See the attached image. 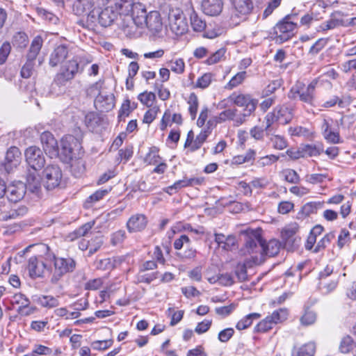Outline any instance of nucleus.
I'll list each match as a JSON object with an SVG mask.
<instances>
[{
    "label": "nucleus",
    "instance_id": "obj_1",
    "mask_svg": "<svg viewBox=\"0 0 356 356\" xmlns=\"http://www.w3.org/2000/svg\"><path fill=\"white\" fill-rule=\"evenodd\" d=\"M243 234L245 235V245L241 252L244 255L251 256L254 264H261L265 260V256L274 257L278 254L280 243L277 240L272 239L266 243L261 237L260 229H248Z\"/></svg>",
    "mask_w": 356,
    "mask_h": 356
},
{
    "label": "nucleus",
    "instance_id": "obj_2",
    "mask_svg": "<svg viewBox=\"0 0 356 356\" xmlns=\"http://www.w3.org/2000/svg\"><path fill=\"white\" fill-rule=\"evenodd\" d=\"M43 249L47 250L46 260L54 261V268L51 270L50 281L57 284L67 273L72 272L76 268V261L71 257H58L53 252H49V248L43 245Z\"/></svg>",
    "mask_w": 356,
    "mask_h": 356
},
{
    "label": "nucleus",
    "instance_id": "obj_3",
    "mask_svg": "<svg viewBox=\"0 0 356 356\" xmlns=\"http://www.w3.org/2000/svg\"><path fill=\"white\" fill-rule=\"evenodd\" d=\"M229 99L231 102L239 107H244L243 113H240L235 120V125L239 126L250 116L256 109L257 100L254 99L251 95L243 93H232Z\"/></svg>",
    "mask_w": 356,
    "mask_h": 356
},
{
    "label": "nucleus",
    "instance_id": "obj_4",
    "mask_svg": "<svg viewBox=\"0 0 356 356\" xmlns=\"http://www.w3.org/2000/svg\"><path fill=\"white\" fill-rule=\"evenodd\" d=\"M59 155L63 162L69 163L74 159L79 158L82 154L79 140L72 135L63 137L60 141Z\"/></svg>",
    "mask_w": 356,
    "mask_h": 356
},
{
    "label": "nucleus",
    "instance_id": "obj_5",
    "mask_svg": "<svg viewBox=\"0 0 356 356\" xmlns=\"http://www.w3.org/2000/svg\"><path fill=\"white\" fill-rule=\"evenodd\" d=\"M294 108L290 104L277 106L272 112L268 113L266 117V131H268L275 122L286 124L290 122L293 118Z\"/></svg>",
    "mask_w": 356,
    "mask_h": 356
},
{
    "label": "nucleus",
    "instance_id": "obj_6",
    "mask_svg": "<svg viewBox=\"0 0 356 356\" xmlns=\"http://www.w3.org/2000/svg\"><path fill=\"white\" fill-rule=\"evenodd\" d=\"M317 83L318 81L316 79H314L307 86H305L303 82L298 81L291 88L288 96L290 99H296L297 97H299L300 101L312 105Z\"/></svg>",
    "mask_w": 356,
    "mask_h": 356
},
{
    "label": "nucleus",
    "instance_id": "obj_7",
    "mask_svg": "<svg viewBox=\"0 0 356 356\" xmlns=\"http://www.w3.org/2000/svg\"><path fill=\"white\" fill-rule=\"evenodd\" d=\"M83 66H80L78 57H73L65 61L60 68V72L57 74L56 81L58 84L65 85L67 81L73 79L76 74L83 71Z\"/></svg>",
    "mask_w": 356,
    "mask_h": 356
},
{
    "label": "nucleus",
    "instance_id": "obj_8",
    "mask_svg": "<svg viewBox=\"0 0 356 356\" xmlns=\"http://www.w3.org/2000/svg\"><path fill=\"white\" fill-rule=\"evenodd\" d=\"M291 18V16H286L274 27L273 39L276 42L282 44L293 36L297 24Z\"/></svg>",
    "mask_w": 356,
    "mask_h": 356
},
{
    "label": "nucleus",
    "instance_id": "obj_9",
    "mask_svg": "<svg viewBox=\"0 0 356 356\" xmlns=\"http://www.w3.org/2000/svg\"><path fill=\"white\" fill-rule=\"evenodd\" d=\"M168 26L171 31L177 35L185 33L188 30L186 17L179 8H171L168 13Z\"/></svg>",
    "mask_w": 356,
    "mask_h": 356
},
{
    "label": "nucleus",
    "instance_id": "obj_10",
    "mask_svg": "<svg viewBox=\"0 0 356 356\" xmlns=\"http://www.w3.org/2000/svg\"><path fill=\"white\" fill-rule=\"evenodd\" d=\"M44 186L47 190H51L58 186L63 174L60 168L56 165H49L43 171Z\"/></svg>",
    "mask_w": 356,
    "mask_h": 356
},
{
    "label": "nucleus",
    "instance_id": "obj_11",
    "mask_svg": "<svg viewBox=\"0 0 356 356\" xmlns=\"http://www.w3.org/2000/svg\"><path fill=\"white\" fill-rule=\"evenodd\" d=\"M25 157L31 170H40L45 163L42 151L35 146H31L26 149Z\"/></svg>",
    "mask_w": 356,
    "mask_h": 356
},
{
    "label": "nucleus",
    "instance_id": "obj_12",
    "mask_svg": "<svg viewBox=\"0 0 356 356\" xmlns=\"http://www.w3.org/2000/svg\"><path fill=\"white\" fill-rule=\"evenodd\" d=\"M95 6L92 0H75L73 3V11L76 15L88 14L91 22L95 19Z\"/></svg>",
    "mask_w": 356,
    "mask_h": 356
},
{
    "label": "nucleus",
    "instance_id": "obj_13",
    "mask_svg": "<svg viewBox=\"0 0 356 356\" xmlns=\"http://www.w3.org/2000/svg\"><path fill=\"white\" fill-rule=\"evenodd\" d=\"M26 192V184L22 181H17L7 186L6 197L10 202H17L23 199Z\"/></svg>",
    "mask_w": 356,
    "mask_h": 356
},
{
    "label": "nucleus",
    "instance_id": "obj_14",
    "mask_svg": "<svg viewBox=\"0 0 356 356\" xmlns=\"http://www.w3.org/2000/svg\"><path fill=\"white\" fill-rule=\"evenodd\" d=\"M41 142L44 152L50 157H56L59 155L57 141L50 132L44 131L41 134Z\"/></svg>",
    "mask_w": 356,
    "mask_h": 356
},
{
    "label": "nucleus",
    "instance_id": "obj_15",
    "mask_svg": "<svg viewBox=\"0 0 356 356\" xmlns=\"http://www.w3.org/2000/svg\"><path fill=\"white\" fill-rule=\"evenodd\" d=\"M94 104L99 111L107 112L115 106V97L112 93L103 92L96 97Z\"/></svg>",
    "mask_w": 356,
    "mask_h": 356
},
{
    "label": "nucleus",
    "instance_id": "obj_16",
    "mask_svg": "<svg viewBox=\"0 0 356 356\" xmlns=\"http://www.w3.org/2000/svg\"><path fill=\"white\" fill-rule=\"evenodd\" d=\"M46 264L42 259L41 256H33L28 261L27 269L31 277L35 278L42 276Z\"/></svg>",
    "mask_w": 356,
    "mask_h": 356
},
{
    "label": "nucleus",
    "instance_id": "obj_17",
    "mask_svg": "<svg viewBox=\"0 0 356 356\" xmlns=\"http://www.w3.org/2000/svg\"><path fill=\"white\" fill-rule=\"evenodd\" d=\"M21 161V152L16 147H11L8 149L5 156L4 167L8 172L16 168Z\"/></svg>",
    "mask_w": 356,
    "mask_h": 356
},
{
    "label": "nucleus",
    "instance_id": "obj_18",
    "mask_svg": "<svg viewBox=\"0 0 356 356\" xmlns=\"http://www.w3.org/2000/svg\"><path fill=\"white\" fill-rule=\"evenodd\" d=\"M98 15V21L102 26L107 27L111 26L119 15L118 11H115L113 5H110L99 13L95 12V15Z\"/></svg>",
    "mask_w": 356,
    "mask_h": 356
},
{
    "label": "nucleus",
    "instance_id": "obj_19",
    "mask_svg": "<svg viewBox=\"0 0 356 356\" xmlns=\"http://www.w3.org/2000/svg\"><path fill=\"white\" fill-rule=\"evenodd\" d=\"M68 56V50L65 45L56 47L49 56V64L54 67L58 65H63Z\"/></svg>",
    "mask_w": 356,
    "mask_h": 356
},
{
    "label": "nucleus",
    "instance_id": "obj_20",
    "mask_svg": "<svg viewBox=\"0 0 356 356\" xmlns=\"http://www.w3.org/2000/svg\"><path fill=\"white\" fill-rule=\"evenodd\" d=\"M201 7L203 13L209 16H218L223 8L222 0H202Z\"/></svg>",
    "mask_w": 356,
    "mask_h": 356
},
{
    "label": "nucleus",
    "instance_id": "obj_21",
    "mask_svg": "<svg viewBox=\"0 0 356 356\" xmlns=\"http://www.w3.org/2000/svg\"><path fill=\"white\" fill-rule=\"evenodd\" d=\"M145 26L154 34H157L163 30V23L161 15L158 11H151L147 17Z\"/></svg>",
    "mask_w": 356,
    "mask_h": 356
},
{
    "label": "nucleus",
    "instance_id": "obj_22",
    "mask_svg": "<svg viewBox=\"0 0 356 356\" xmlns=\"http://www.w3.org/2000/svg\"><path fill=\"white\" fill-rule=\"evenodd\" d=\"M130 14L131 15L134 23L138 27H144L148 16L144 6L140 3H137L131 9Z\"/></svg>",
    "mask_w": 356,
    "mask_h": 356
},
{
    "label": "nucleus",
    "instance_id": "obj_23",
    "mask_svg": "<svg viewBox=\"0 0 356 356\" xmlns=\"http://www.w3.org/2000/svg\"><path fill=\"white\" fill-rule=\"evenodd\" d=\"M343 14L341 12L337 11L332 14L330 18L321 24L319 26V30L323 31L333 29L340 26H345L346 22L343 19Z\"/></svg>",
    "mask_w": 356,
    "mask_h": 356
},
{
    "label": "nucleus",
    "instance_id": "obj_24",
    "mask_svg": "<svg viewBox=\"0 0 356 356\" xmlns=\"http://www.w3.org/2000/svg\"><path fill=\"white\" fill-rule=\"evenodd\" d=\"M246 15L232 6L225 14L224 19L230 26H236L243 22Z\"/></svg>",
    "mask_w": 356,
    "mask_h": 356
},
{
    "label": "nucleus",
    "instance_id": "obj_25",
    "mask_svg": "<svg viewBox=\"0 0 356 356\" xmlns=\"http://www.w3.org/2000/svg\"><path fill=\"white\" fill-rule=\"evenodd\" d=\"M147 218L143 214L132 216L127 223L129 232H140L144 229L147 225Z\"/></svg>",
    "mask_w": 356,
    "mask_h": 356
},
{
    "label": "nucleus",
    "instance_id": "obj_26",
    "mask_svg": "<svg viewBox=\"0 0 356 356\" xmlns=\"http://www.w3.org/2000/svg\"><path fill=\"white\" fill-rule=\"evenodd\" d=\"M201 183L202 179L199 178H185L181 180H178L176 182H175L172 185L167 187L165 189V192L170 195H172L182 188L187 187L189 186L200 185L201 184Z\"/></svg>",
    "mask_w": 356,
    "mask_h": 356
},
{
    "label": "nucleus",
    "instance_id": "obj_27",
    "mask_svg": "<svg viewBox=\"0 0 356 356\" xmlns=\"http://www.w3.org/2000/svg\"><path fill=\"white\" fill-rule=\"evenodd\" d=\"M215 241L220 248L225 250H232L236 246V238L234 236L229 235L227 236L222 234H215Z\"/></svg>",
    "mask_w": 356,
    "mask_h": 356
},
{
    "label": "nucleus",
    "instance_id": "obj_28",
    "mask_svg": "<svg viewBox=\"0 0 356 356\" xmlns=\"http://www.w3.org/2000/svg\"><path fill=\"white\" fill-rule=\"evenodd\" d=\"M38 170H29L26 176V189L32 193H38L41 188V181Z\"/></svg>",
    "mask_w": 356,
    "mask_h": 356
},
{
    "label": "nucleus",
    "instance_id": "obj_29",
    "mask_svg": "<svg viewBox=\"0 0 356 356\" xmlns=\"http://www.w3.org/2000/svg\"><path fill=\"white\" fill-rule=\"evenodd\" d=\"M135 4L133 0H113L111 5L119 15H129Z\"/></svg>",
    "mask_w": 356,
    "mask_h": 356
},
{
    "label": "nucleus",
    "instance_id": "obj_30",
    "mask_svg": "<svg viewBox=\"0 0 356 356\" xmlns=\"http://www.w3.org/2000/svg\"><path fill=\"white\" fill-rule=\"evenodd\" d=\"M43 44V40L41 36H36L33 38L26 54V58L29 60L34 61Z\"/></svg>",
    "mask_w": 356,
    "mask_h": 356
},
{
    "label": "nucleus",
    "instance_id": "obj_31",
    "mask_svg": "<svg viewBox=\"0 0 356 356\" xmlns=\"http://www.w3.org/2000/svg\"><path fill=\"white\" fill-rule=\"evenodd\" d=\"M27 212V208L26 207H19L17 209H10L8 211H0V220L7 221L8 220L16 219L17 218L23 216Z\"/></svg>",
    "mask_w": 356,
    "mask_h": 356
},
{
    "label": "nucleus",
    "instance_id": "obj_32",
    "mask_svg": "<svg viewBox=\"0 0 356 356\" xmlns=\"http://www.w3.org/2000/svg\"><path fill=\"white\" fill-rule=\"evenodd\" d=\"M237 109L228 108L219 113L213 119L216 124H220L227 120H233L235 122L236 118L238 117Z\"/></svg>",
    "mask_w": 356,
    "mask_h": 356
},
{
    "label": "nucleus",
    "instance_id": "obj_33",
    "mask_svg": "<svg viewBox=\"0 0 356 356\" xmlns=\"http://www.w3.org/2000/svg\"><path fill=\"white\" fill-rule=\"evenodd\" d=\"M166 65L172 72L177 74H182L185 71V62L181 58H175L168 60Z\"/></svg>",
    "mask_w": 356,
    "mask_h": 356
},
{
    "label": "nucleus",
    "instance_id": "obj_34",
    "mask_svg": "<svg viewBox=\"0 0 356 356\" xmlns=\"http://www.w3.org/2000/svg\"><path fill=\"white\" fill-rule=\"evenodd\" d=\"M302 157L316 156L323 152L322 145H303L300 146Z\"/></svg>",
    "mask_w": 356,
    "mask_h": 356
},
{
    "label": "nucleus",
    "instance_id": "obj_35",
    "mask_svg": "<svg viewBox=\"0 0 356 356\" xmlns=\"http://www.w3.org/2000/svg\"><path fill=\"white\" fill-rule=\"evenodd\" d=\"M338 284V279L337 276H334V278H332L331 280H319L318 287L321 291L327 294L332 291Z\"/></svg>",
    "mask_w": 356,
    "mask_h": 356
},
{
    "label": "nucleus",
    "instance_id": "obj_36",
    "mask_svg": "<svg viewBox=\"0 0 356 356\" xmlns=\"http://www.w3.org/2000/svg\"><path fill=\"white\" fill-rule=\"evenodd\" d=\"M190 19L191 25L195 31L201 32L206 28V22L197 15L193 8L191 10Z\"/></svg>",
    "mask_w": 356,
    "mask_h": 356
},
{
    "label": "nucleus",
    "instance_id": "obj_37",
    "mask_svg": "<svg viewBox=\"0 0 356 356\" xmlns=\"http://www.w3.org/2000/svg\"><path fill=\"white\" fill-rule=\"evenodd\" d=\"M232 6L236 9L240 10L242 13L246 16L249 15L253 9V2L252 0H232Z\"/></svg>",
    "mask_w": 356,
    "mask_h": 356
},
{
    "label": "nucleus",
    "instance_id": "obj_38",
    "mask_svg": "<svg viewBox=\"0 0 356 356\" xmlns=\"http://www.w3.org/2000/svg\"><path fill=\"white\" fill-rule=\"evenodd\" d=\"M316 346L314 343L309 342L297 350H294L292 356H314Z\"/></svg>",
    "mask_w": 356,
    "mask_h": 356
},
{
    "label": "nucleus",
    "instance_id": "obj_39",
    "mask_svg": "<svg viewBox=\"0 0 356 356\" xmlns=\"http://www.w3.org/2000/svg\"><path fill=\"white\" fill-rule=\"evenodd\" d=\"M259 317L260 314L258 313L249 314L237 323L236 327L238 330L247 329L252 325L254 319H257Z\"/></svg>",
    "mask_w": 356,
    "mask_h": 356
},
{
    "label": "nucleus",
    "instance_id": "obj_40",
    "mask_svg": "<svg viewBox=\"0 0 356 356\" xmlns=\"http://www.w3.org/2000/svg\"><path fill=\"white\" fill-rule=\"evenodd\" d=\"M247 77V73L245 71H241L234 75L230 81L227 83L225 88L232 90L240 84H241Z\"/></svg>",
    "mask_w": 356,
    "mask_h": 356
},
{
    "label": "nucleus",
    "instance_id": "obj_41",
    "mask_svg": "<svg viewBox=\"0 0 356 356\" xmlns=\"http://www.w3.org/2000/svg\"><path fill=\"white\" fill-rule=\"evenodd\" d=\"M38 302L43 307L54 308L59 305V301L57 298L51 296H42L38 298Z\"/></svg>",
    "mask_w": 356,
    "mask_h": 356
},
{
    "label": "nucleus",
    "instance_id": "obj_42",
    "mask_svg": "<svg viewBox=\"0 0 356 356\" xmlns=\"http://www.w3.org/2000/svg\"><path fill=\"white\" fill-rule=\"evenodd\" d=\"M269 140L272 143L273 148L278 150H282L288 145L287 140L280 135L271 134L269 136Z\"/></svg>",
    "mask_w": 356,
    "mask_h": 356
},
{
    "label": "nucleus",
    "instance_id": "obj_43",
    "mask_svg": "<svg viewBox=\"0 0 356 356\" xmlns=\"http://www.w3.org/2000/svg\"><path fill=\"white\" fill-rule=\"evenodd\" d=\"M188 104L189 105L188 111L191 117V119L195 120L197 112L199 102L197 96L194 92L190 94L188 97Z\"/></svg>",
    "mask_w": 356,
    "mask_h": 356
},
{
    "label": "nucleus",
    "instance_id": "obj_44",
    "mask_svg": "<svg viewBox=\"0 0 356 356\" xmlns=\"http://www.w3.org/2000/svg\"><path fill=\"white\" fill-rule=\"evenodd\" d=\"M225 52L226 49L224 47L218 49L204 61V63L208 65H211L218 63L225 58Z\"/></svg>",
    "mask_w": 356,
    "mask_h": 356
},
{
    "label": "nucleus",
    "instance_id": "obj_45",
    "mask_svg": "<svg viewBox=\"0 0 356 356\" xmlns=\"http://www.w3.org/2000/svg\"><path fill=\"white\" fill-rule=\"evenodd\" d=\"M12 42L17 48L23 49L28 44V36L24 32H17L13 35Z\"/></svg>",
    "mask_w": 356,
    "mask_h": 356
},
{
    "label": "nucleus",
    "instance_id": "obj_46",
    "mask_svg": "<svg viewBox=\"0 0 356 356\" xmlns=\"http://www.w3.org/2000/svg\"><path fill=\"white\" fill-rule=\"evenodd\" d=\"M13 305H19L18 309L24 308L31 304L30 300L23 293H17L14 294L10 300Z\"/></svg>",
    "mask_w": 356,
    "mask_h": 356
},
{
    "label": "nucleus",
    "instance_id": "obj_47",
    "mask_svg": "<svg viewBox=\"0 0 356 356\" xmlns=\"http://www.w3.org/2000/svg\"><path fill=\"white\" fill-rule=\"evenodd\" d=\"M116 261L112 258H105L97 261L95 266L97 269L102 270H110L115 267Z\"/></svg>",
    "mask_w": 356,
    "mask_h": 356
},
{
    "label": "nucleus",
    "instance_id": "obj_48",
    "mask_svg": "<svg viewBox=\"0 0 356 356\" xmlns=\"http://www.w3.org/2000/svg\"><path fill=\"white\" fill-rule=\"evenodd\" d=\"M252 265L254 264L252 263L251 256H250V258H248L242 266L237 268L236 273L240 281L243 282L247 280L246 268L251 267Z\"/></svg>",
    "mask_w": 356,
    "mask_h": 356
},
{
    "label": "nucleus",
    "instance_id": "obj_49",
    "mask_svg": "<svg viewBox=\"0 0 356 356\" xmlns=\"http://www.w3.org/2000/svg\"><path fill=\"white\" fill-rule=\"evenodd\" d=\"M272 322L275 325L286 320L288 316V312L285 309H280L274 311L271 315L268 316Z\"/></svg>",
    "mask_w": 356,
    "mask_h": 356
},
{
    "label": "nucleus",
    "instance_id": "obj_50",
    "mask_svg": "<svg viewBox=\"0 0 356 356\" xmlns=\"http://www.w3.org/2000/svg\"><path fill=\"white\" fill-rule=\"evenodd\" d=\"M354 346L355 343L353 339L350 336H346L341 341L339 350L342 353H348L353 350Z\"/></svg>",
    "mask_w": 356,
    "mask_h": 356
},
{
    "label": "nucleus",
    "instance_id": "obj_51",
    "mask_svg": "<svg viewBox=\"0 0 356 356\" xmlns=\"http://www.w3.org/2000/svg\"><path fill=\"white\" fill-rule=\"evenodd\" d=\"M269 182L268 181L264 178V177H261V178H254L250 183V185L248 186L246 183L243 182V183H241V184L242 185L243 187L244 188H246V187H248V188H250V187H252L255 189H260V188H266L268 185Z\"/></svg>",
    "mask_w": 356,
    "mask_h": 356
},
{
    "label": "nucleus",
    "instance_id": "obj_52",
    "mask_svg": "<svg viewBox=\"0 0 356 356\" xmlns=\"http://www.w3.org/2000/svg\"><path fill=\"white\" fill-rule=\"evenodd\" d=\"M138 99L142 104L149 107L153 104L154 100L156 99V95L154 92L146 91L140 93L138 95Z\"/></svg>",
    "mask_w": 356,
    "mask_h": 356
},
{
    "label": "nucleus",
    "instance_id": "obj_53",
    "mask_svg": "<svg viewBox=\"0 0 356 356\" xmlns=\"http://www.w3.org/2000/svg\"><path fill=\"white\" fill-rule=\"evenodd\" d=\"M103 83L104 81L99 80V81L92 84L86 90L87 95L91 97H96L99 94H102L103 92V91H102Z\"/></svg>",
    "mask_w": 356,
    "mask_h": 356
},
{
    "label": "nucleus",
    "instance_id": "obj_54",
    "mask_svg": "<svg viewBox=\"0 0 356 356\" xmlns=\"http://www.w3.org/2000/svg\"><path fill=\"white\" fill-rule=\"evenodd\" d=\"M279 160V156L274 155V154H270L266 155L264 156L260 157L257 160V164L260 167H265L275 163H276Z\"/></svg>",
    "mask_w": 356,
    "mask_h": 356
},
{
    "label": "nucleus",
    "instance_id": "obj_55",
    "mask_svg": "<svg viewBox=\"0 0 356 356\" xmlns=\"http://www.w3.org/2000/svg\"><path fill=\"white\" fill-rule=\"evenodd\" d=\"M334 238L332 232L327 234L321 241H319L314 249V252L316 253L323 250L327 244Z\"/></svg>",
    "mask_w": 356,
    "mask_h": 356
},
{
    "label": "nucleus",
    "instance_id": "obj_56",
    "mask_svg": "<svg viewBox=\"0 0 356 356\" xmlns=\"http://www.w3.org/2000/svg\"><path fill=\"white\" fill-rule=\"evenodd\" d=\"M212 74L205 73L202 76L199 77L196 81V87L202 89L207 88L211 83Z\"/></svg>",
    "mask_w": 356,
    "mask_h": 356
},
{
    "label": "nucleus",
    "instance_id": "obj_57",
    "mask_svg": "<svg viewBox=\"0 0 356 356\" xmlns=\"http://www.w3.org/2000/svg\"><path fill=\"white\" fill-rule=\"evenodd\" d=\"M103 238L101 236H95L89 241V254L96 252L103 245Z\"/></svg>",
    "mask_w": 356,
    "mask_h": 356
},
{
    "label": "nucleus",
    "instance_id": "obj_58",
    "mask_svg": "<svg viewBox=\"0 0 356 356\" xmlns=\"http://www.w3.org/2000/svg\"><path fill=\"white\" fill-rule=\"evenodd\" d=\"M328 41L327 38L318 39L309 49V54L312 55H316L318 54L327 44Z\"/></svg>",
    "mask_w": 356,
    "mask_h": 356
},
{
    "label": "nucleus",
    "instance_id": "obj_59",
    "mask_svg": "<svg viewBox=\"0 0 356 356\" xmlns=\"http://www.w3.org/2000/svg\"><path fill=\"white\" fill-rule=\"evenodd\" d=\"M275 324L272 322L268 316L260 321L256 326L255 329L259 332H266L273 328Z\"/></svg>",
    "mask_w": 356,
    "mask_h": 356
},
{
    "label": "nucleus",
    "instance_id": "obj_60",
    "mask_svg": "<svg viewBox=\"0 0 356 356\" xmlns=\"http://www.w3.org/2000/svg\"><path fill=\"white\" fill-rule=\"evenodd\" d=\"M323 202H312L305 204L302 208V210L305 214L309 215L311 213H316L318 209H321L323 207Z\"/></svg>",
    "mask_w": 356,
    "mask_h": 356
},
{
    "label": "nucleus",
    "instance_id": "obj_61",
    "mask_svg": "<svg viewBox=\"0 0 356 356\" xmlns=\"http://www.w3.org/2000/svg\"><path fill=\"white\" fill-rule=\"evenodd\" d=\"M11 51V45L9 42H4L0 47V65L6 63Z\"/></svg>",
    "mask_w": 356,
    "mask_h": 356
},
{
    "label": "nucleus",
    "instance_id": "obj_62",
    "mask_svg": "<svg viewBox=\"0 0 356 356\" xmlns=\"http://www.w3.org/2000/svg\"><path fill=\"white\" fill-rule=\"evenodd\" d=\"M282 174L284 179L289 183L296 184L300 180L299 175L294 170L286 169L283 170Z\"/></svg>",
    "mask_w": 356,
    "mask_h": 356
},
{
    "label": "nucleus",
    "instance_id": "obj_63",
    "mask_svg": "<svg viewBox=\"0 0 356 356\" xmlns=\"http://www.w3.org/2000/svg\"><path fill=\"white\" fill-rule=\"evenodd\" d=\"M208 137V134L206 131H202L193 140L192 152H194L200 149L202 145L204 143Z\"/></svg>",
    "mask_w": 356,
    "mask_h": 356
},
{
    "label": "nucleus",
    "instance_id": "obj_64",
    "mask_svg": "<svg viewBox=\"0 0 356 356\" xmlns=\"http://www.w3.org/2000/svg\"><path fill=\"white\" fill-rule=\"evenodd\" d=\"M113 341L112 339L95 341L91 343V347L94 350H104L113 345Z\"/></svg>",
    "mask_w": 356,
    "mask_h": 356
}]
</instances>
